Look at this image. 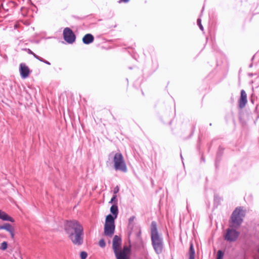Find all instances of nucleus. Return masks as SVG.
<instances>
[{
    "instance_id": "nucleus-1",
    "label": "nucleus",
    "mask_w": 259,
    "mask_h": 259,
    "mask_svg": "<svg viewBox=\"0 0 259 259\" xmlns=\"http://www.w3.org/2000/svg\"><path fill=\"white\" fill-rule=\"evenodd\" d=\"M65 231L73 244L80 245L83 242V227L77 221H67Z\"/></svg>"
},
{
    "instance_id": "nucleus-2",
    "label": "nucleus",
    "mask_w": 259,
    "mask_h": 259,
    "mask_svg": "<svg viewBox=\"0 0 259 259\" xmlns=\"http://www.w3.org/2000/svg\"><path fill=\"white\" fill-rule=\"evenodd\" d=\"M121 239L117 236H114L113 239L112 247L115 254L116 259H127V255L130 253V248L127 246H124L122 250L121 248Z\"/></svg>"
},
{
    "instance_id": "nucleus-3",
    "label": "nucleus",
    "mask_w": 259,
    "mask_h": 259,
    "mask_svg": "<svg viewBox=\"0 0 259 259\" xmlns=\"http://www.w3.org/2000/svg\"><path fill=\"white\" fill-rule=\"evenodd\" d=\"M151 239L156 253L157 254L161 253L163 248L162 240L158 235L156 224L154 222L152 224Z\"/></svg>"
},
{
    "instance_id": "nucleus-4",
    "label": "nucleus",
    "mask_w": 259,
    "mask_h": 259,
    "mask_svg": "<svg viewBox=\"0 0 259 259\" xmlns=\"http://www.w3.org/2000/svg\"><path fill=\"white\" fill-rule=\"evenodd\" d=\"M245 215V210L242 207H236L233 212L230 220V226L231 228H238L243 222V218Z\"/></svg>"
},
{
    "instance_id": "nucleus-5",
    "label": "nucleus",
    "mask_w": 259,
    "mask_h": 259,
    "mask_svg": "<svg viewBox=\"0 0 259 259\" xmlns=\"http://www.w3.org/2000/svg\"><path fill=\"white\" fill-rule=\"evenodd\" d=\"M114 167L115 170H119L124 172L127 171V167L124 157L120 153L115 154L113 158Z\"/></svg>"
},
{
    "instance_id": "nucleus-6",
    "label": "nucleus",
    "mask_w": 259,
    "mask_h": 259,
    "mask_svg": "<svg viewBox=\"0 0 259 259\" xmlns=\"http://www.w3.org/2000/svg\"><path fill=\"white\" fill-rule=\"evenodd\" d=\"M115 229L114 218L112 215L108 214L105 218L104 234L107 236L111 237L114 233Z\"/></svg>"
},
{
    "instance_id": "nucleus-7",
    "label": "nucleus",
    "mask_w": 259,
    "mask_h": 259,
    "mask_svg": "<svg viewBox=\"0 0 259 259\" xmlns=\"http://www.w3.org/2000/svg\"><path fill=\"white\" fill-rule=\"evenodd\" d=\"M240 233L237 232L235 229L232 228H228L227 229L226 233L224 236L225 240L227 241L232 242L233 241H236L239 236Z\"/></svg>"
},
{
    "instance_id": "nucleus-8",
    "label": "nucleus",
    "mask_w": 259,
    "mask_h": 259,
    "mask_svg": "<svg viewBox=\"0 0 259 259\" xmlns=\"http://www.w3.org/2000/svg\"><path fill=\"white\" fill-rule=\"evenodd\" d=\"M63 37L64 40L68 44H72L75 41V34L69 28H66L63 30Z\"/></svg>"
},
{
    "instance_id": "nucleus-9",
    "label": "nucleus",
    "mask_w": 259,
    "mask_h": 259,
    "mask_svg": "<svg viewBox=\"0 0 259 259\" xmlns=\"http://www.w3.org/2000/svg\"><path fill=\"white\" fill-rule=\"evenodd\" d=\"M19 72L22 78L26 79L31 72L30 70L25 63H20L19 65Z\"/></svg>"
},
{
    "instance_id": "nucleus-10",
    "label": "nucleus",
    "mask_w": 259,
    "mask_h": 259,
    "mask_svg": "<svg viewBox=\"0 0 259 259\" xmlns=\"http://www.w3.org/2000/svg\"><path fill=\"white\" fill-rule=\"evenodd\" d=\"M247 103V94L244 90L241 91V96L239 100V106L242 109Z\"/></svg>"
},
{
    "instance_id": "nucleus-11",
    "label": "nucleus",
    "mask_w": 259,
    "mask_h": 259,
    "mask_svg": "<svg viewBox=\"0 0 259 259\" xmlns=\"http://www.w3.org/2000/svg\"><path fill=\"white\" fill-rule=\"evenodd\" d=\"M5 229L7 231H9L12 239L14 238L15 229L10 224H5L4 225L0 226V230Z\"/></svg>"
},
{
    "instance_id": "nucleus-12",
    "label": "nucleus",
    "mask_w": 259,
    "mask_h": 259,
    "mask_svg": "<svg viewBox=\"0 0 259 259\" xmlns=\"http://www.w3.org/2000/svg\"><path fill=\"white\" fill-rule=\"evenodd\" d=\"M0 219L4 221H10L12 223L14 222V219L9 216L5 212L3 211V210H0Z\"/></svg>"
},
{
    "instance_id": "nucleus-13",
    "label": "nucleus",
    "mask_w": 259,
    "mask_h": 259,
    "mask_svg": "<svg viewBox=\"0 0 259 259\" xmlns=\"http://www.w3.org/2000/svg\"><path fill=\"white\" fill-rule=\"evenodd\" d=\"M94 40V36L91 33L86 34L82 38V41L85 44H89Z\"/></svg>"
},
{
    "instance_id": "nucleus-14",
    "label": "nucleus",
    "mask_w": 259,
    "mask_h": 259,
    "mask_svg": "<svg viewBox=\"0 0 259 259\" xmlns=\"http://www.w3.org/2000/svg\"><path fill=\"white\" fill-rule=\"evenodd\" d=\"M110 211L113 214V218H114V220L116 218L117 214H118V208L117 206L116 205H113L110 207Z\"/></svg>"
},
{
    "instance_id": "nucleus-15",
    "label": "nucleus",
    "mask_w": 259,
    "mask_h": 259,
    "mask_svg": "<svg viewBox=\"0 0 259 259\" xmlns=\"http://www.w3.org/2000/svg\"><path fill=\"white\" fill-rule=\"evenodd\" d=\"M189 259H194L195 257V251L194 249V246L193 244L190 245V249H189Z\"/></svg>"
},
{
    "instance_id": "nucleus-16",
    "label": "nucleus",
    "mask_w": 259,
    "mask_h": 259,
    "mask_svg": "<svg viewBox=\"0 0 259 259\" xmlns=\"http://www.w3.org/2000/svg\"><path fill=\"white\" fill-rule=\"evenodd\" d=\"M8 243L7 242H3L1 243L0 246V249L4 250L8 248Z\"/></svg>"
},
{
    "instance_id": "nucleus-17",
    "label": "nucleus",
    "mask_w": 259,
    "mask_h": 259,
    "mask_svg": "<svg viewBox=\"0 0 259 259\" xmlns=\"http://www.w3.org/2000/svg\"><path fill=\"white\" fill-rule=\"evenodd\" d=\"M81 259H86L88 256V253L84 251H82L80 254Z\"/></svg>"
},
{
    "instance_id": "nucleus-18",
    "label": "nucleus",
    "mask_w": 259,
    "mask_h": 259,
    "mask_svg": "<svg viewBox=\"0 0 259 259\" xmlns=\"http://www.w3.org/2000/svg\"><path fill=\"white\" fill-rule=\"evenodd\" d=\"M223 257V253L221 250H219L217 253V259H222Z\"/></svg>"
},
{
    "instance_id": "nucleus-19",
    "label": "nucleus",
    "mask_w": 259,
    "mask_h": 259,
    "mask_svg": "<svg viewBox=\"0 0 259 259\" xmlns=\"http://www.w3.org/2000/svg\"><path fill=\"white\" fill-rule=\"evenodd\" d=\"M99 245L101 247H104L106 246V243L103 239L100 240L99 241Z\"/></svg>"
},
{
    "instance_id": "nucleus-20",
    "label": "nucleus",
    "mask_w": 259,
    "mask_h": 259,
    "mask_svg": "<svg viewBox=\"0 0 259 259\" xmlns=\"http://www.w3.org/2000/svg\"><path fill=\"white\" fill-rule=\"evenodd\" d=\"M197 23L199 25V26L200 29L203 30V26H202V25L201 24V21L200 19L197 20Z\"/></svg>"
},
{
    "instance_id": "nucleus-21",
    "label": "nucleus",
    "mask_w": 259,
    "mask_h": 259,
    "mask_svg": "<svg viewBox=\"0 0 259 259\" xmlns=\"http://www.w3.org/2000/svg\"><path fill=\"white\" fill-rule=\"evenodd\" d=\"M116 201V195H114L113 197L111 199L110 203L115 202Z\"/></svg>"
},
{
    "instance_id": "nucleus-22",
    "label": "nucleus",
    "mask_w": 259,
    "mask_h": 259,
    "mask_svg": "<svg viewBox=\"0 0 259 259\" xmlns=\"http://www.w3.org/2000/svg\"><path fill=\"white\" fill-rule=\"evenodd\" d=\"M119 191V187L118 186H116L114 190V193L116 194L117 193H118Z\"/></svg>"
},
{
    "instance_id": "nucleus-23",
    "label": "nucleus",
    "mask_w": 259,
    "mask_h": 259,
    "mask_svg": "<svg viewBox=\"0 0 259 259\" xmlns=\"http://www.w3.org/2000/svg\"><path fill=\"white\" fill-rule=\"evenodd\" d=\"M33 55L34 56V57L35 58H36V59H38L39 60H40V61H42V60L39 59V57H38V56H37L35 54L33 53Z\"/></svg>"
},
{
    "instance_id": "nucleus-24",
    "label": "nucleus",
    "mask_w": 259,
    "mask_h": 259,
    "mask_svg": "<svg viewBox=\"0 0 259 259\" xmlns=\"http://www.w3.org/2000/svg\"><path fill=\"white\" fill-rule=\"evenodd\" d=\"M134 217H132L129 220V221H130V223H131L132 221H134Z\"/></svg>"
},
{
    "instance_id": "nucleus-25",
    "label": "nucleus",
    "mask_w": 259,
    "mask_h": 259,
    "mask_svg": "<svg viewBox=\"0 0 259 259\" xmlns=\"http://www.w3.org/2000/svg\"><path fill=\"white\" fill-rule=\"evenodd\" d=\"M124 3H127L130 1V0H121Z\"/></svg>"
},
{
    "instance_id": "nucleus-26",
    "label": "nucleus",
    "mask_w": 259,
    "mask_h": 259,
    "mask_svg": "<svg viewBox=\"0 0 259 259\" xmlns=\"http://www.w3.org/2000/svg\"><path fill=\"white\" fill-rule=\"evenodd\" d=\"M29 53L30 54H32V55H33V53L32 52H31L30 50H29Z\"/></svg>"
},
{
    "instance_id": "nucleus-27",
    "label": "nucleus",
    "mask_w": 259,
    "mask_h": 259,
    "mask_svg": "<svg viewBox=\"0 0 259 259\" xmlns=\"http://www.w3.org/2000/svg\"><path fill=\"white\" fill-rule=\"evenodd\" d=\"M258 252L259 253V247H258Z\"/></svg>"
},
{
    "instance_id": "nucleus-28",
    "label": "nucleus",
    "mask_w": 259,
    "mask_h": 259,
    "mask_svg": "<svg viewBox=\"0 0 259 259\" xmlns=\"http://www.w3.org/2000/svg\"><path fill=\"white\" fill-rule=\"evenodd\" d=\"M172 259H174V258H172Z\"/></svg>"
}]
</instances>
